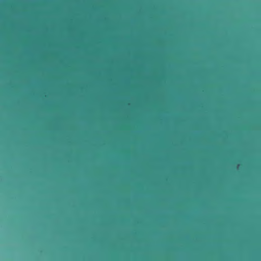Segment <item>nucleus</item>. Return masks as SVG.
Segmentation results:
<instances>
[{"instance_id": "obj_1", "label": "nucleus", "mask_w": 261, "mask_h": 261, "mask_svg": "<svg viewBox=\"0 0 261 261\" xmlns=\"http://www.w3.org/2000/svg\"><path fill=\"white\" fill-rule=\"evenodd\" d=\"M0 101H77L79 104L80 120L82 101H182V99H0Z\"/></svg>"}, {"instance_id": "obj_2", "label": "nucleus", "mask_w": 261, "mask_h": 261, "mask_svg": "<svg viewBox=\"0 0 261 261\" xmlns=\"http://www.w3.org/2000/svg\"><path fill=\"white\" fill-rule=\"evenodd\" d=\"M81 89V75L79 73V93L77 96H0V98H148V96H82L80 94Z\"/></svg>"}]
</instances>
